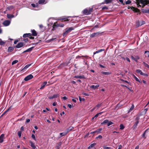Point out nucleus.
I'll list each match as a JSON object with an SVG mask.
<instances>
[{"mask_svg":"<svg viewBox=\"0 0 149 149\" xmlns=\"http://www.w3.org/2000/svg\"><path fill=\"white\" fill-rule=\"evenodd\" d=\"M138 7L143 8L146 5L149 3V1L146 0H136Z\"/></svg>","mask_w":149,"mask_h":149,"instance_id":"obj_1","label":"nucleus"},{"mask_svg":"<svg viewBox=\"0 0 149 149\" xmlns=\"http://www.w3.org/2000/svg\"><path fill=\"white\" fill-rule=\"evenodd\" d=\"M73 29L72 27H70L66 29V31H65L63 34V36L65 37L69 33H70L71 31L73 30Z\"/></svg>","mask_w":149,"mask_h":149,"instance_id":"obj_2","label":"nucleus"},{"mask_svg":"<svg viewBox=\"0 0 149 149\" xmlns=\"http://www.w3.org/2000/svg\"><path fill=\"white\" fill-rule=\"evenodd\" d=\"M64 24H57V22H56L54 23L53 26V30H54L57 27H63Z\"/></svg>","mask_w":149,"mask_h":149,"instance_id":"obj_3","label":"nucleus"},{"mask_svg":"<svg viewBox=\"0 0 149 149\" xmlns=\"http://www.w3.org/2000/svg\"><path fill=\"white\" fill-rule=\"evenodd\" d=\"M145 24V22L143 21H142L140 22L139 21H137L136 22V26L137 27L139 26Z\"/></svg>","mask_w":149,"mask_h":149,"instance_id":"obj_4","label":"nucleus"},{"mask_svg":"<svg viewBox=\"0 0 149 149\" xmlns=\"http://www.w3.org/2000/svg\"><path fill=\"white\" fill-rule=\"evenodd\" d=\"M33 77V76L32 74H30L26 77L24 79V80L25 81H27L31 79Z\"/></svg>","mask_w":149,"mask_h":149,"instance_id":"obj_5","label":"nucleus"},{"mask_svg":"<svg viewBox=\"0 0 149 149\" xmlns=\"http://www.w3.org/2000/svg\"><path fill=\"white\" fill-rule=\"evenodd\" d=\"M131 57L132 59L135 61L136 62H137L138 60L140 58L139 57L136 55L135 56V57H134L133 56H132Z\"/></svg>","mask_w":149,"mask_h":149,"instance_id":"obj_6","label":"nucleus"},{"mask_svg":"<svg viewBox=\"0 0 149 149\" xmlns=\"http://www.w3.org/2000/svg\"><path fill=\"white\" fill-rule=\"evenodd\" d=\"M10 23V21L8 20H5L3 23V24L5 26H7L9 25Z\"/></svg>","mask_w":149,"mask_h":149,"instance_id":"obj_7","label":"nucleus"},{"mask_svg":"<svg viewBox=\"0 0 149 149\" xmlns=\"http://www.w3.org/2000/svg\"><path fill=\"white\" fill-rule=\"evenodd\" d=\"M102 130V128H100L95 131L91 132V134H93L97 133V134H98L99 133H100L101 132Z\"/></svg>","mask_w":149,"mask_h":149,"instance_id":"obj_8","label":"nucleus"},{"mask_svg":"<svg viewBox=\"0 0 149 149\" xmlns=\"http://www.w3.org/2000/svg\"><path fill=\"white\" fill-rule=\"evenodd\" d=\"M131 8V9L132 10L134 11L135 12H137L139 13H140V11L137 8H135L134 7H132Z\"/></svg>","mask_w":149,"mask_h":149,"instance_id":"obj_9","label":"nucleus"},{"mask_svg":"<svg viewBox=\"0 0 149 149\" xmlns=\"http://www.w3.org/2000/svg\"><path fill=\"white\" fill-rule=\"evenodd\" d=\"M24 45L23 44L22 42H20L18 43V44L16 45V47L17 48H20L22 47Z\"/></svg>","mask_w":149,"mask_h":149,"instance_id":"obj_10","label":"nucleus"},{"mask_svg":"<svg viewBox=\"0 0 149 149\" xmlns=\"http://www.w3.org/2000/svg\"><path fill=\"white\" fill-rule=\"evenodd\" d=\"M31 33H26L24 34L23 37H32L31 36Z\"/></svg>","mask_w":149,"mask_h":149,"instance_id":"obj_11","label":"nucleus"},{"mask_svg":"<svg viewBox=\"0 0 149 149\" xmlns=\"http://www.w3.org/2000/svg\"><path fill=\"white\" fill-rule=\"evenodd\" d=\"M59 95L58 94H56L54 95L53 96H50L49 97V99H52L54 98H55L57 97H59Z\"/></svg>","mask_w":149,"mask_h":149,"instance_id":"obj_12","label":"nucleus"},{"mask_svg":"<svg viewBox=\"0 0 149 149\" xmlns=\"http://www.w3.org/2000/svg\"><path fill=\"white\" fill-rule=\"evenodd\" d=\"M99 86V85L98 84H97L96 86L92 85L91 86V88L93 89H95L97 88Z\"/></svg>","mask_w":149,"mask_h":149,"instance_id":"obj_13","label":"nucleus"},{"mask_svg":"<svg viewBox=\"0 0 149 149\" xmlns=\"http://www.w3.org/2000/svg\"><path fill=\"white\" fill-rule=\"evenodd\" d=\"M138 121H136V122L135 123L134 125L132 127V128L133 130H134L136 129V128L137 126V125L138 124Z\"/></svg>","mask_w":149,"mask_h":149,"instance_id":"obj_14","label":"nucleus"},{"mask_svg":"<svg viewBox=\"0 0 149 149\" xmlns=\"http://www.w3.org/2000/svg\"><path fill=\"white\" fill-rule=\"evenodd\" d=\"M4 135L3 134H1L0 136V143H1L3 141V138Z\"/></svg>","mask_w":149,"mask_h":149,"instance_id":"obj_15","label":"nucleus"},{"mask_svg":"<svg viewBox=\"0 0 149 149\" xmlns=\"http://www.w3.org/2000/svg\"><path fill=\"white\" fill-rule=\"evenodd\" d=\"M47 84V82L45 81L44 82L43 84H42L41 85V87L40 88V89H43L45 87V85Z\"/></svg>","mask_w":149,"mask_h":149,"instance_id":"obj_16","label":"nucleus"},{"mask_svg":"<svg viewBox=\"0 0 149 149\" xmlns=\"http://www.w3.org/2000/svg\"><path fill=\"white\" fill-rule=\"evenodd\" d=\"M32 35L33 36H35L37 35V33L36 31L35 30H31Z\"/></svg>","mask_w":149,"mask_h":149,"instance_id":"obj_17","label":"nucleus"},{"mask_svg":"<svg viewBox=\"0 0 149 149\" xmlns=\"http://www.w3.org/2000/svg\"><path fill=\"white\" fill-rule=\"evenodd\" d=\"M74 77L76 78H79V79H85V77L84 75H77L75 76Z\"/></svg>","mask_w":149,"mask_h":149,"instance_id":"obj_18","label":"nucleus"},{"mask_svg":"<svg viewBox=\"0 0 149 149\" xmlns=\"http://www.w3.org/2000/svg\"><path fill=\"white\" fill-rule=\"evenodd\" d=\"M96 144V143H93L91 144L88 148V149H90L93 148L95 146Z\"/></svg>","mask_w":149,"mask_h":149,"instance_id":"obj_19","label":"nucleus"},{"mask_svg":"<svg viewBox=\"0 0 149 149\" xmlns=\"http://www.w3.org/2000/svg\"><path fill=\"white\" fill-rule=\"evenodd\" d=\"M32 148L33 149H35L36 147L35 146V144L32 142L30 141L29 142Z\"/></svg>","mask_w":149,"mask_h":149,"instance_id":"obj_20","label":"nucleus"},{"mask_svg":"<svg viewBox=\"0 0 149 149\" xmlns=\"http://www.w3.org/2000/svg\"><path fill=\"white\" fill-rule=\"evenodd\" d=\"M33 48H34V47H31V48H30L27 49L26 50L24 51L23 52V53H25V52H31V51L32 50V49H33Z\"/></svg>","mask_w":149,"mask_h":149,"instance_id":"obj_21","label":"nucleus"},{"mask_svg":"<svg viewBox=\"0 0 149 149\" xmlns=\"http://www.w3.org/2000/svg\"><path fill=\"white\" fill-rule=\"evenodd\" d=\"M38 3L39 4H45L46 3L45 0H39Z\"/></svg>","mask_w":149,"mask_h":149,"instance_id":"obj_22","label":"nucleus"},{"mask_svg":"<svg viewBox=\"0 0 149 149\" xmlns=\"http://www.w3.org/2000/svg\"><path fill=\"white\" fill-rule=\"evenodd\" d=\"M83 13L84 14L86 15H88L89 14H88V10L87 9H84L83 11Z\"/></svg>","mask_w":149,"mask_h":149,"instance_id":"obj_23","label":"nucleus"},{"mask_svg":"<svg viewBox=\"0 0 149 149\" xmlns=\"http://www.w3.org/2000/svg\"><path fill=\"white\" fill-rule=\"evenodd\" d=\"M140 115H138L136 116V117L135 118V120L136 121H138V123L139 122V120L140 119Z\"/></svg>","mask_w":149,"mask_h":149,"instance_id":"obj_24","label":"nucleus"},{"mask_svg":"<svg viewBox=\"0 0 149 149\" xmlns=\"http://www.w3.org/2000/svg\"><path fill=\"white\" fill-rule=\"evenodd\" d=\"M73 129V127H70L69 128L66 129V132L67 133L69 132L72 130Z\"/></svg>","mask_w":149,"mask_h":149,"instance_id":"obj_25","label":"nucleus"},{"mask_svg":"<svg viewBox=\"0 0 149 149\" xmlns=\"http://www.w3.org/2000/svg\"><path fill=\"white\" fill-rule=\"evenodd\" d=\"M13 50L14 48L13 47H8V52H11Z\"/></svg>","mask_w":149,"mask_h":149,"instance_id":"obj_26","label":"nucleus"},{"mask_svg":"<svg viewBox=\"0 0 149 149\" xmlns=\"http://www.w3.org/2000/svg\"><path fill=\"white\" fill-rule=\"evenodd\" d=\"M31 64H28L27 65L22 69V70H24L27 69L31 65Z\"/></svg>","mask_w":149,"mask_h":149,"instance_id":"obj_27","label":"nucleus"},{"mask_svg":"<svg viewBox=\"0 0 149 149\" xmlns=\"http://www.w3.org/2000/svg\"><path fill=\"white\" fill-rule=\"evenodd\" d=\"M101 73L104 75H109L111 74V72H102Z\"/></svg>","mask_w":149,"mask_h":149,"instance_id":"obj_28","label":"nucleus"},{"mask_svg":"<svg viewBox=\"0 0 149 149\" xmlns=\"http://www.w3.org/2000/svg\"><path fill=\"white\" fill-rule=\"evenodd\" d=\"M55 38H52V39H50L49 40H47V39L46 38V39L45 40V42H50L51 41L53 40H54L55 39Z\"/></svg>","mask_w":149,"mask_h":149,"instance_id":"obj_29","label":"nucleus"},{"mask_svg":"<svg viewBox=\"0 0 149 149\" xmlns=\"http://www.w3.org/2000/svg\"><path fill=\"white\" fill-rule=\"evenodd\" d=\"M7 17L8 18H13L14 17V16L13 15H11V14H8L7 15Z\"/></svg>","mask_w":149,"mask_h":149,"instance_id":"obj_30","label":"nucleus"},{"mask_svg":"<svg viewBox=\"0 0 149 149\" xmlns=\"http://www.w3.org/2000/svg\"><path fill=\"white\" fill-rule=\"evenodd\" d=\"M104 50V49H101L99 50H98L97 51H96L95 52H94V54H96L98 53H99L100 52H101L102 51H103Z\"/></svg>","mask_w":149,"mask_h":149,"instance_id":"obj_31","label":"nucleus"},{"mask_svg":"<svg viewBox=\"0 0 149 149\" xmlns=\"http://www.w3.org/2000/svg\"><path fill=\"white\" fill-rule=\"evenodd\" d=\"M6 42L5 41H3L1 40L0 41V45H3L6 43Z\"/></svg>","mask_w":149,"mask_h":149,"instance_id":"obj_32","label":"nucleus"},{"mask_svg":"<svg viewBox=\"0 0 149 149\" xmlns=\"http://www.w3.org/2000/svg\"><path fill=\"white\" fill-rule=\"evenodd\" d=\"M67 133L66 132H63L61 133L60 134V135H61V137L65 136L67 134Z\"/></svg>","mask_w":149,"mask_h":149,"instance_id":"obj_33","label":"nucleus"},{"mask_svg":"<svg viewBox=\"0 0 149 149\" xmlns=\"http://www.w3.org/2000/svg\"><path fill=\"white\" fill-rule=\"evenodd\" d=\"M145 53L146 54V56L147 57H149V51H145Z\"/></svg>","mask_w":149,"mask_h":149,"instance_id":"obj_34","label":"nucleus"},{"mask_svg":"<svg viewBox=\"0 0 149 149\" xmlns=\"http://www.w3.org/2000/svg\"><path fill=\"white\" fill-rule=\"evenodd\" d=\"M108 122V120H104L103 122L101 123V124H106L107 123V124Z\"/></svg>","mask_w":149,"mask_h":149,"instance_id":"obj_35","label":"nucleus"},{"mask_svg":"<svg viewBox=\"0 0 149 149\" xmlns=\"http://www.w3.org/2000/svg\"><path fill=\"white\" fill-rule=\"evenodd\" d=\"M112 0H105V3L106 4H107L111 2Z\"/></svg>","mask_w":149,"mask_h":149,"instance_id":"obj_36","label":"nucleus"},{"mask_svg":"<svg viewBox=\"0 0 149 149\" xmlns=\"http://www.w3.org/2000/svg\"><path fill=\"white\" fill-rule=\"evenodd\" d=\"M136 71L137 72L139 73L141 75L143 74L141 70L138 69L136 70Z\"/></svg>","mask_w":149,"mask_h":149,"instance_id":"obj_37","label":"nucleus"},{"mask_svg":"<svg viewBox=\"0 0 149 149\" xmlns=\"http://www.w3.org/2000/svg\"><path fill=\"white\" fill-rule=\"evenodd\" d=\"M61 144V143L60 142L57 144L56 147L58 149H59Z\"/></svg>","mask_w":149,"mask_h":149,"instance_id":"obj_38","label":"nucleus"},{"mask_svg":"<svg viewBox=\"0 0 149 149\" xmlns=\"http://www.w3.org/2000/svg\"><path fill=\"white\" fill-rule=\"evenodd\" d=\"M88 10V14H90L92 12V10H93V8H90Z\"/></svg>","mask_w":149,"mask_h":149,"instance_id":"obj_39","label":"nucleus"},{"mask_svg":"<svg viewBox=\"0 0 149 149\" xmlns=\"http://www.w3.org/2000/svg\"><path fill=\"white\" fill-rule=\"evenodd\" d=\"M113 124V123L111 121H109L107 123V126H109Z\"/></svg>","mask_w":149,"mask_h":149,"instance_id":"obj_40","label":"nucleus"},{"mask_svg":"<svg viewBox=\"0 0 149 149\" xmlns=\"http://www.w3.org/2000/svg\"><path fill=\"white\" fill-rule=\"evenodd\" d=\"M143 64L144 66L145 67H147L148 68H149V65L147 64L146 63L144 62H143Z\"/></svg>","mask_w":149,"mask_h":149,"instance_id":"obj_41","label":"nucleus"},{"mask_svg":"<svg viewBox=\"0 0 149 149\" xmlns=\"http://www.w3.org/2000/svg\"><path fill=\"white\" fill-rule=\"evenodd\" d=\"M134 106L133 104H132V107L130 109L129 112H130L131 111H132L134 109Z\"/></svg>","mask_w":149,"mask_h":149,"instance_id":"obj_42","label":"nucleus"},{"mask_svg":"<svg viewBox=\"0 0 149 149\" xmlns=\"http://www.w3.org/2000/svg\"><path fill=\"white\" fill-rule=\"evenodd\" d=\"M18 62V61L15 60L13 61L12 64V65H14L16 63H17Z\"/></svg>","mask_w":149,"mask_h":149,"instance_id":"obj_43","label":"nucleus"},{"mask_svg":"<svg viewBox=\"0 0 149 149\" xmlns=\"http://www.w3.org/2000/svg\"><path fill=\"white\" fill-rule=\"evenodd\" d=\"M148 130V129L146 130L144 132V133L143 134H142V136L143 138H144V139L146 138V137L145 136V134L146 132Z\"/></svg>","mask_w":149,"mask_h":149,"instance_id":"obj_44","label":"nucleus"},{"mask_svg":"<svg viewBox=\"0 0 149 149\" xmlns=\"http://www.w3.org/2000/svg\"><path fill=\"white\" fill-rule=\"evenodd\" d=\"M103 147L104 149H110L111 148L110 147H107L105 145Z\"/></svg>","mask_w":149,"mask_h":149,"instance_id":"obj_45","label":"nucleus"},{"mask_svg":"<svg viewBox=\"0 0 149 149\" xmlns=\"http://www.w3.org/2000/svg\"><path fill=\"white\" fill-rule=\"evenodd\" d=\"M120 130H123V129H124V125H123L122 124H120Z\"/></svg>","mask_w":149,"mask_h":149,"instance_id":"obj_46","label":"nucleus"},{"mask_svg":"<svg viewBox=\"0 0 149 149\" xmlns=\"http://www.w3.org/2000/svg\"><path fill=\"white\" fill-rule=\"evenodd\" d=\"M98 34L97 33H94L91 35V36L92 37L97 36V35Z\"/></svg>","mask_w":149,"mask_h":149,"instance_id":"obj_47","label":"nucleus"},{"mask_svg":"<svg viewBox=\"0 0 149 149\" xmlns=\"http://www.w3.org/2000/svg\"><path fill=\"white\" fill-rule=\"evenodd\" d=\"M22 132L21 131H19L18 132V134L19 136L20 137L21 136Z\"/></svg>","mask_w":149,"mask_h":149,"instance_id":"obj_48","label":"nucleus"},{"mask_svg":"<svg viewBox=\"0 0 149 149\" xmlns=\"http://www.w3.org/2000/svg\"><path fill=\"white\" fill-rule=\"evenodd\" d=\"M98 116H99V114H97H97L96 115H95V116L93 117L92 118V119H93L94 118L96 119L97 117Z\"/></svg>","mask_w":149,"mask_h":149,"instance_id":"obj_49","label":"nucleus"},{"mask_svg":"<svg viewBox=\"0 0 149 149\" xmlns=\"http://www.w3.org/2000/svg\"><path fill=\"white\" fill-rule=\"evenodd\" d=\"M39 27L40 29L43 28V30L42 31H43L45 29V28L42 25H39Z\"/></svg>","mask_w":149,"mask_h":149,"instance_id":"obj_50","label":"nucleus"},{"mask_svg":"<svg viewBox=\"0 0 149 149\" xmlns=\"http://www.w3.org/2000/svg\"><path fill=\"white\" fill-rule=\"evenodd\" d=\"M32 138L35 141H36V139L35 138V135L33 134H32L31 135Z\"/></svg>","mask_w":149,"mask_h":149,"instance_id":"obj_51","label":"nucleus"},{"mask_svg":"<svg viewBox=\"0 0 149 149\" xmlns=\"http://www.w3.org/2000/svg\"><path fill=\"white\" fill-rule=\"evenodd\" d=\"M131 3V1H130L128 0L127 1H126L125 3L126 4H130Z\"/></svg>","mask_w":149,"mask_h":149,"instance_id":"obj_52","label":"nucleus"},{"mask_svg":"<svg viewBox=\"0 0 149 149\" xmlns=\"http://www.w3.org/2000/svg\"><path fill=\"white\" fill-rule=\"evenodd\" d=\"M42 40H39V41L38 42H34V44L36 45L40 42V41H42Z\"/></svg>","mask_w":149,"mask_h":149,"instance_id":"obj_53","label":"nucleus"},{"mask_svg":"<svg viewBox=\"0 0 149 149\" xmlns=\"http://www.w3.org/2000/svg\"><path fill=\"white\" fill-rule=\"evenodd\" d=\"M134 78L135 79V80L136 81H139V79L137 77H136L134 75Z\"/></svg>","mask_w":149,"mask_h":149,"instance_id":"obj_54","label":"nucleus"},{"mask_svg":"<svg viewBox=\"0 0 149 149\" xmlns=\"http://www.w3.org/2000/svg\"><path fill=\"white\" fill-rule=\"evenodd\" d=\"M13 7L12 6H9V7H8L7 8L9 10H11V9H13Z\"/></svg>","mask_w":149,"mask_h":149,"instance_id":"obj_55","label":"nucleus"},{"mask_svg":"<svg viewBox=\"0 0 149 149\" xmlns=\"http://www.w3.org/2000/svg\"><path fill=\"white\" fill-rule=\"evenodd\" d=\"M102 136L101 135H99L97 137H96V139L99 138V139H102Z\"/></svg>","mask_w":149,"mask_h":149,"instance_id":"obj_56","label":"nucleus"},{"mask_svg":"<svg viewBox=\"0 0 149 149\" xmlns=\"http://www.w3.org/2000/svg\"><path fill=\"white\" fill-rule=\"evenodd\" d=\"M84 56H77V57H76V58L77 59V58H81V57H84Z\"/></svg>","mask_w":149,"mask_h":149,"instance_id":"obj_57","label":"nucleus"},{"mask_svg":"<svg viewBox=\"0 0 149 149\" xmlns=\"http://www.w3.org/2000/svg\"><path fill=\"white\" fill-rule=\"evenodd\" d=\"M125 59L127 61L129 62H130V60L129 59L127 58V57H126L125 58Z\"/></svg>","mask_w":149,"mask_h":149,"instance_id":"obj_58","label":"nucleus"},{"mask_svg":"<svg viewBox=\"0 0 149 149\" xmlns=\"http://www.w3.org/2000/svg\"><path fill=\"white\" fill-rule=\"evenodd\" d=\"M122 148V146L121 145H120L118 146V149H121Z\"/></svg>","mask_w":149,"mask_h":149,"instance_id":"obj_59","label":"nucleus"},{"mask_svg":"<svg viewBox=\"0 0 149 149\" xmlns=\"http://www.w3.org/2000/svg\"><path fill=\"white\" fill-rule=\"evenodd\" d=\"M61 20H62V21H63V20H64V21H67L68 19H66V18H62V19H61Z\"/></svg>","mask_w":149,"mask_h":149,"instance_id":"obj_60","label":"nucleus"},{"mask_svg":"<svg viewBox=\"0 0 149 149\" xmlns=\"http://www.w3.org/2000/svg\"><path fill=\"white\" fill-rule=\"evenodd\" d=\"M102 104H98L97 105L96 107H100L101 105Z\"/></svg>","mask_w":149,"mask_h":149,"instance_id":"obj_61","label":"nucleus"},{"mask_svg":"<svg viewBox=\"0 0 149 149\" xmlns=\"http://www.w3.org/2000/svg\"><path fill=\"white\" fill-rule=\"evenodd\" d=\"M68 106L70 108H71L72 107V105L70 104H68Z\"/></svg>","mask_w":149,"mask_h":149,"instance_id":"obj_62","label":"nucleus"},{"mask_svg":"<svg viewBox=\"0 0 149 149\" xmlns=\"http://www.w3.org/2000/svg\"><path fill=\"white\" fill-rule=\"evenodd\" d=\"M108 9V8L107 7L104 6L103 7L102 9Z\"/></svg>","mask_w":149,"mask_h":149,"instance_id":"obj_63","label":"nucleus"},{"mask_svg":"<svg viewBox=\"0 0 149 149\" xmlns=\"http://www.w3.org/2000/svg\"><path fill=\"white\" fill-rule=\"evenodd\" d=\"M30 121V120L29 119H26V122L27 123H28Z\"/></svg>","mask_w":149,"mask_h":149,"instance_id":"obj_64","label":"nucleus"}]
</instances>
